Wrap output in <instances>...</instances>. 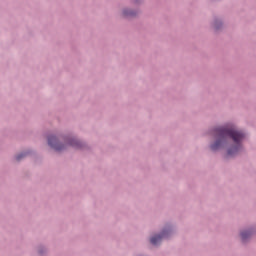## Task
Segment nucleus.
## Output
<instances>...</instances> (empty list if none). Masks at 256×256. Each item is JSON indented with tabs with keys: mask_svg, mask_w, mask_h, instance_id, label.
<instances>
[{
	"mask_svg": "<svg viewBox=\"0 0 256 256\" xmlns=\"http://www.w3.org/2000/svg\"><path fill=\"white\" fill-rule=\"evenodd\" d=\"M215 133L219 139L211 145L212 151H217L227 139H232L235 144L228 150V155H237V153L241 151V143L243 142V139H245V133H243V131L237 130L235 127L231 126L216 128Z\"/></svg>",
	"mask_w": 256,
	"mask_h": 256,
	"instance_id": "f257e3e1",
	"label": "nucleus"
},
{
	"mask_svg": "<svg viewBox=\"0 0 256 256\" xmlns=\"http://www.w3.org/2000/svg\"><path fill=\"white\" fill-rule=\"evenodd\" d=\"M251 233L246 231L241 233L242 241H245V239H248L250 237Z\"/></svg>",
	"mask_w": 256,
	"mask_h": 256,
	"instance_id": "39448f33",
	"label": "nucleus"
},
{
	"mask_svg": "<svg viewBox=\"0 0 256 256\" xmlns=\"http://www.w3.org/2000/svg\"><path fill=\"white\" fill-rule=\"evenodd\" d=\"M23 157H25V154H19L18 156H16V160L21 161V159H23Z\"/></svg>",
	"mask_w": 256,
	"mask_h": 256,
	"instance_id": "0eeeda50",
	"label": "nucleus"
},
{
	"mask_svg": "<svg viewBox=\"0 0 256 256\" xmlns=\"http://www.w3.org/2000/svg\"><path fill=\"white\" fill-rule=\"evenodd\" d=\"M167 234L166 231H163L160 235H157V236H153L151 239H150V243L152 245H158V243H161V239L163 237H165V235Z\"/></svg>",
	"mask_w": 256,
	"mask_h": 256,
	"instance_id": "7ed1b4c3",
	"label": "nucleus"
},
{
	"mask_svg": "<svg viewBox=\"0 0 256 256\" xmlns=\"http://www.w3.org/2000/svg\"><path fill=\"white\" fill-rule=\"evenodd\" d=\"M68 145H71V147H75L76 149H79V147H81V143L78 142L76 139L70 140L68 142Z\"/></svg>",
	"mask_w": 256,
	"mask_h": 256,
	"instance_id": "20e7f679",
	"label": "nucleus"
},
{
	"mask_svg": "<svg viewBox=\"0 0 256 256\" xmlns=\"http://www.w3.org/2000/svg\"><path fill=\"white\" fill-rule=\"evenodd\" d=\"M123 14H124L126 17H128V16L133 15V12H129V11H127V10H124V11H123Z\"/></svg>",
	"mask_w": 256,
	"mask_h": 256,
	"instance_id": "423d86ee",
	"label": "nucleus"
},
{
	"mask_svg": "<svg viewBox=\"0 0 256 256\" xmlns=\"http://www.w3.org/2000/svg\"><path fill=\"white\" fill-rule=\"evenodd\" d=\"M48 144L50 145V147H52V149H55V151H63V149H65V146L60 145L57 142V137L55 136L48 137Z\"/></svg>",
	"mask_w": 256,
	"mask_h": 256,
	"instance_id": "f03ea898",
	"label": "nucleus"
}]
</instances>
